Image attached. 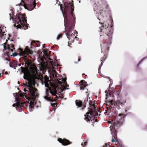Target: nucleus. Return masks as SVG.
I'll return each instance as SVG.
<instances>
[{
    "label": "nucleus",
    "instance_id": "f257e3e1",
    "mask_svg": "<svg viewBox=\"0 0 147 147\" xmlns=\"http://www.w3.org/2000/svg\"><path fill=\"white\" fill-rule=\"evenodd\" d=\"M60 7L64 19L65 28L66 26L68 28L67 30V33H66L67 38H68V33H69L73 28L75 24V18L72 13V11L74 10L73 4L71 3L66 2L65 3L64 11L62 9L61 6Z\"/></svg>",
    "mask_w": 147,
    "mask_h": 147
},
{
    "label": "nucleus",
    "instance_id": "f03ea898",
    "mask_svg": "<svg viewBox=\"0 0 147 147\" xmlns=\"http://www.w3.org/2000/svg\"><path fill=\"white\" fill-rule=\"evenodd\" d=\"M11 13H9V20L12 19L13 21L14 20L15 24H14V26H16L18 28L26 30L28 28V24L27 23L26 17L25 15L18 13L15 16L14 15L13 10H11Z\"/></svg>",
    "mask_w": 147,
    "mask_h": 147
},
{
    "label": "nucleus",
    "instance_id": "7ed1b4c3",
    "mask_svg": "<svg viewBox=\"0 0 147 147\" xmlns=\"http://www.w3.org/2000/svg\"><path fill=\"white\" fill-rule=\"evenodd\" d=\"M23 78L27 80V82H26L27 84L25 85V87L26 88L28 89V90L24 89V90L26 94L28 92V94L31 97H32L33 98H36L38 96L37 91L36 89L33 87V86H35L34 83L30 80V78L27 75H25V74H24Z\"/></svg>",
    "mask_w": 147,
    "mask_h": 147
},
{
    "label": "nucleus",
    "instance_id": "20e7f679",
    "mask_svg": "<svg viewBox=\"0 0 147 147\" xmlns=\"http://www.w3.org/2000/svg\"><path fill=\"white\" fill-rule=\"evenodd\" d=\"M118 117L117 119L114 121L113 124V127H119L123 124L124 121V115L122 114H120L118 115Z\"/></svg>",
    "mask_w": 147,
    "mask_h": 147
},
{
    "label": "nucleus",
    "instance_id": "39448f33",
    "mask_svg": "<svg viewBox=\"0 0 147 147\" xmlns=\"http://www.w3.org/2000/svg\"><path fill=\"white\" fill-rule=\"evenodd\" d=\"M108 25H107V23L104 22L102 26L100 28V32H102L103 34H101L100 36H101L102 34L104 35V34H105L108 38V39H107V41H110L111 38V37L109 36V33H108Z\"/></svg>",
    "mask_w": 147,
    "mask_h": 147
},
{
    "label": "nucleus",
    "instance_id": "423d86ee",
    "mask_svg": "<svg viewBox=\"0 0 147 147\" xmlns=\"http://www.w3.org/2000/svg\"><path fill=\"white\" fill-rule=\"evenodd\" d=\"M19 51L20 56L25 57H26L28 55L32 54V52L28 47H26L24 49L20 48Z\"/></svg>",
    "mask_w": 147,
    "mask_h": 147
},
{
    "label": "nucleus",
    "instance_id": "0eeeda50",
    "mask_svg": "<svg viewBox=\"0 0 147 147\" xmlns=\"http://www.w3.org/2000/svg\"><path fill=\"white\" fill-rule=\"evenodd\" d=\"M35 0H33L31 2L29 3L27 5H25L24 3L23 6L25 9L29 11L33 10L36 5Z\"/></svg>",
    "mask_w": 147,
    "mask_h": 147
},
{
    "label": "nucleus",
    "instance_id": "6e6552de",
    "mask_svg": "<svg viewBox=\"0 0 147 147\" xmlns=\"http://www.w3.org/2000/svg\"><path fill=\"white\" fill-rule=\"evenodd\" d=\"M93 111L92 110H91L89 112H87L86 115H85V119L87 121H89L90 120V115L91 116H93Z\"/></svg>",
    "mask_w": 147,
    "mask_h": 147
},
{
    "label": "nucleus",
    "instance_id": "1a4fd4ad",
    "mask_svg": "<svg viewBox=\"0 0 147 147\" xmlns=\"http://www.w3.org/2000/svg\"><path fill=\"white\" fill-rule=\"evenodd\" d=\"M42 84L43 83H44L46 87L49 88V78L46 76L45 78H44L42 79Z\"/></svg>",
    "mask_w": 147,
    "mask_h": 147
},
{
    "label": "nucleus",
    "instance_id": "9d476101",
    "mask_svg": "<svg viewBox=\"0 0 147 147\" xmlns=\"http://www.w3.org/2000/svg\"><path fill=\"white\" fill-rule=\"evenodd\" d=\"M31 98L32 100L30 101L29 107V108L32 109H34V106L36 105V103L34 101V99H36V98H33L32 97Z\"/></svg>",
    "mask_w": 147,
    "mask_h": 147
},
{
    "label": "nucleus",
    "instance_id": "9b49d317",
    "mask_svg": "<svg viewBox=\"0 0 147 147\" xmlns=\"http://www.w3.org/2000/svg\"><path fill=\"white\" fill-rule=\"evenodd\" d=\"M49 90L48 89H45V92L46 94V95L45 96H44V98L45 99H46L47 101L53 102V100L51 99L50 97H49L48 96V92H49Z\"/></svg>",
    "mask_w": 147,
    "mask_h": 147
},
{
    "label": "nucleus",
    "instance_id": "f8f14e48",
    "mask_svg": "<svg viewBox=\"0 0 147 147\" xmlns=\"http://www.w3.org/2000/svg\"><path fill=\"white\" fill-rule=\"evenodd\" d=\"M57 140L59 142L62 143V144L63 145H67L70 144L69 141L67 140H62L61 138H59Z\"/></svg>",
    "mask_w": 147,
    "mask_h": 147
},
{
    "label": "nucleus",
    "instance_id": "ddd939ff",
    "mask_svg": "<svg viewBox=\"0 0 147 147\" xmlns=\"http://www.w3.org/2000/svg\"><path fill=\"white\" fill-rule=\"evenodd\" d=\"M81 82L82 83V84H81V86H80V89L81 90H84L85 89V88H86V86H88L87 84L86 85H84V84L86 83V82L84 80H82L81 81Z\"/></svg>",
    "mask_w": 147,
    "mask_h": 147
},
{
    "label": "nucleus",
    "instance_id": "4468645a",
    "mask_svg": "<svg viewBox=\"0 0 147 147\" xmlns=\"http://www.w3.org/2000/svg\"><path fill=\"white\" fill-rule=\"evenodd\" d=\"M111 127H110V129L111 132V134L113 136L115 139L116 140V138L117 137V132L116 130L115 129H111Z\"/></svg>",
    "mask_w": 147,
    "mask_h": 147
},
{
    "label": "nucleus",
    "instance_id": "2eb2a0df",
    "mask_svg": "<svg viewBox=\"0 0 147 147\" xmlns=\"http://www.w3.org/2000/svg\"><path fill=\"white\" fill-rule=\"evenodd\" d=\"M75 104L76 106L78 107H80L83 106L82 102L79 100H76L75 101Z\"/></svg>",
    "mask_w": 147,
    "mask_h": 147
},
{
    "label": "nucleus",
    "instance_id": "dca6fc26",
    "mask_svg": "<svg viewBox=\"0 0 147 147\" xmlns=\"http://www.w3.org/2000/svg\"><path fill=\"white\" fill-rule=\"evenodd\" d=\"M24 104V103H20V102H17L16 103L13 104L12 106L13 107H15V106H17V107H19L21 108V107L23 106V105Z\"/></svg>",
    "mask_w": 147,
    "mask_h": 147
},
{
    "label": "nucleus",
    "instance_id": "f3484780",
    "mask_svg": "<svg viewBox=\"0 0 147 147\" xmlns=\"http://www.w3.org/2000/svg\"><path fill=\"white\" fill-rule=\"evenodd\" d=\"M3 32L2 29L1 28V27H0V37L1 38H4L5 35H6L5 34V31L3 30Z\"/></svg>",
    "mask_w": 147,
    "mask_h": 147
},
{
    "label": "nucleus",
    "instance_id": "a211bd4d",
    "mask_svg": "<svg viewBox=\"0 0 147 147\" xmlns=\"http://www.w3.org/2000/svg\"><path fill=\"white\" fill-rule=\"evenodd\" d=\"M88 99L87 98H85L84 99L83 103L84 107L82 108V110H84L86 107V105L88 102ZM81 110H82V109Z\"/></svg>",
    "mask_w": 147,
    "mask_h": 147
},
{
    "label": "nucleus",
    "instance_id": "6ab92c4d",
    "mask_svg": "<svg viewBox=\"0 0 147 147\" xmlns=\"http://www.w3.org/2000/svg\"><path fill=\"white\" fill-rule=\"evenodd\" d=\"M62 81L63 84L64 85H66V82L65 79L64 78H62Z\"/></svg>",
    "mask_w": 147,
    "mask_h": 147
},
{
    "label": "nucleus",
    "instance_id": "aec40b11",
    "mask_svg": "<svg viewBox=\"0 0 147 147\" xmlns=\"http://www.w3.org/2000/svg\"><path fill=\"white\" fill-rule=\"evenodd\" d=\"M50 93L53 96H55L57 94L56 91H55L54 92H52L51 91H50Z\"/></svg>",
    "mask_w": 147,
    "mask_h": 147
},
{
    "label": "nucleus",
    "instance_id": "412c9836",
    "mask_svg": "<svg viewBox=\"0 0 147 147\" xmlns=\"http://www.w3.org/2000/svg\"><path fill=\"white\" fill-rule=\"evenodd\" d=\"M146 58V57H144L142 59L141 61L138 62V64L137 65V66L140 64L141 63V62H142Z\"/></svg>",
    "mask_w": 147,
    "mask_h": 147
},
{
    "label": "nucleus",
    "instance_id": "4be33fe9",
    "mask_svg": "<svg viewBox=\"0 0 147 147\" xmlns=\"http://www.w3.org/2000/svg\"><path fill=\"white\" fill-rule=\"evenodd\" d=\"M62 34H60L57 36V37L56 38V40H59V38L60 37H61L62 36Z\"/></svg>",
    "mask_w": 147,
    "mask_h": 147
},
{
    "label": "nucleus",
    "instance_id": "5701e85b",
    "mask_svg": "<svg viewBox=\"0 0 147 147\" xmlns=\"http://www.w3.org/2000/svg\"><path fill=\"white\" fill-rule=\"evenodd\" d=\"M20 68L21 69V72L22 73H24L25 71V68L22 67H21Z\"/></svg>",
    "mask_w": 147,
    "mask_h": 147
},
{
    "label": "nucleus",
    "instance_id": "b1692460",
    "mask_svg": "<svg viewBox=\"0 0 147 147\" xmlns=\"http://www.w3.org/2000/svg\"><path fill=\"white\" fill-rule=\"evenodd\" d=\"M87 144V142H84V143H82V145L83 146V147H84Z\"/></svg>",
    "mask_w": 147,
    "mask_h": 147
},
{
    "label": "nucleus",
    "instance_id": "393cba45",
    "mask_svg": "<svg viewBox=\"0 0 147 147\" xmlns=\"http://www.w3.org/2000/svg\"><path fill=\"white\" fill-rule=\"evenodd\" d=\"M92 103V101L91 100H90L89 102V105L90 107H91L92 106H93Z\"/></svg>",
    "mask_w": 147,
    "mask_h": 147
},
{
    "label": "nucleus",
    "instance_id": "a878e982",
    "mask_svg": "<svg viewBox=\"0 0 147 147\" xmlns=\"http://www.w3.org/2000/svg\"><path fill=\"white\" fill-rule=\"evenodd\" d=\"M6 44L5 43H4L3 44L4 48L5 50L7 49L8 48V47L6 46Z\"/></svg>",
    "mask_w": 147,
    "mask_h": 147
},
{
    "label": "nucleus",
    "instance_id": "bb28decb",
    "mask_svg": "<svg viewBox=\"0 0 147 147\" xmlns=\"http://www.w3.org/2000/svg\"><path fill=\"white\" fill-rule=\"evenodd\" d=\"M17 54H18L16 52H15V53H13L12 56L13 57H15L17 55Z\"/></svg>",
    "mask_w": 147,
    "mask_h": 147
},
{
    "label": "nucleus",
    "instance_id": "cd10ccee",
    "mask_svg": "<svg viewBox=\"0 0 147 147\" xmlns=\"http://www.w3.org/2000/svg\"><path fill=\"white\" fill-rule=\"evenodd\" d=\"M4 60H6L7 61H9L10 59L9 58L6 57L5 58H4Z\"/></svg>",
    "mask_w": 147,
    "mask_h": 147
},
{
    "label": "nucleus",
    "instance_id": "c85d7f7f",
    "mask_svg": "<svg viewBox=\"0 0 147 147\" xmlns=\"http://www.w3.org/2000/svg\"><path fill=\"white\" fill-rule=\"evenodd\" d=\"M51 105H52L53 107H55V104H53L52 103H51Z\"/></svg>",
    "mask_w": 147,
    "mask_h": 147
},
{
    "label": "nucleus",
    "instance_id": "c756f323",
    "mask_svg": "<svg viewBox=\"0 0 147 147\" xmlns=\"http://www.w3.org/2000/svg\"><path fill=\"white\" fill-rule=\"evenodd\" d=\"M11 64V62H9V67L11 68H13V67L10 64Z\"/></svg>",
    "mask_w": 147,
    "mask_h": 147
},
{
    "label": "nucleus",
    "instance_id": "7c9ffc66",
    "mask_svg": "<svg viewBox=\"0 0 147 147\" xmlns=\"http://www.w3.org/2000/svg\"><path fill=\"white\" fill-rule=\"evenodd\" d=\"M107 110L108 111H110L111 110V108H110L108 107L107 108Z\"/></svg>",
    "mask_w": 147,
    "mask_h": 147
},
{
    "label": "nucleus",
    "instance_id": "2f4dec72",
    "mask_svg": "<svg viewBox=\"0 0 147 147\" xmlns=\"http://www.w3.org/2000/svg\"><path fill=\"white\" fill-rule=\"evenodd\" d=\"M115 142V140L114 139H113L112 140V142Z\"/></svg>",
    "mask_w": 147,
    "mask_h": 147
},
{
    "label": "nucleus",
    "instance_id": "473e14b6",
    "mask_svg": "<svg viewBox=\"0 0 147 147\" xmlns=\"http://www.w3.org/2000/svg\"><path fill=\"white\" fill-rule=\"evenodd\" d=\"M11 47L13 49L14 47V46L13 45H11Z\"/></svg>",
    "mask_w": 147,
    "mask_h": 147
},
{
    "label": "nucleus",
    "instance_id": "72a5a7b5",
    "mask_svg": "<svg viewBox=\"0 0 147 147\" xmlns=\"http://www.w3.org/2000/svg\"><path fill=\"white\" fill-rule=\"evenodd\" d=\"M109 91L108 90V91H107V90H106L105 91V93H108V92Z\"/></svg>",
    "mask_w": 147,
    "mask_h": 147
},
{
    "label": "nucleus",
    "instance_id": "f704fd0d",
    "mask_svg": "<svg viewBox=\"0 0 147 147\" xmlns=\"http://www.w3.org/2000/svg\"><path fill=\"white\" fill-rule=\"evenodd\" d=\"M39 106H36V109H38L39 107Z\"/></svg>",
    "mask_w": 147,
    "mask_h": 147
},
{
    "label": "nucleus",
    "instance_id": "c9c22d12",
    "mask_svg": "<svg viewBox=\"0 0 147 147\" xmlns=\"http://www.w3.org/2000/svg\"><path fill=\"white\" fill-rule=\"evenodd\" d=\"M78 61H80V59H78Z\"/></svg>",
    "mask_w": 147,
    "mask_h": 147
},
{
    "label": "nucleus",
    "instance_id": "e433bc0d",
    "mask_svg": "<svg viewBox=\"0 0 147 147\" xmlns=\"http://www.w3.org/2000/svg\"><path fill=\"white\" fill-rule=\"evenodd\" d=\"M64 90H65V89H66V87H64Z\"/></svg>",
    "mask_w": 147,
    "mask_h": 147
},
{
    "label": "nucleus",
    "instance_id": "4c0bfd02",
    "mask_svg": "<svg viewBox=\"0 0 147 147\" xmlns=\"http://www.w3.org/2000/svg\"><path fill=\"white\" fill-rule=\"evenodd\" d=\"M75 31V32H76V34H78V32H77V31H76V30Z\"/></svg>",
    "mask_w": 147,
    "mask_h": 147
},
{
    "label": "nucleus",
    "instance_id": "58836bf2",
    "mask_svg": "<svg viewBox=\"0 0 147 147\" xmlns=\"http://www.w3.org/2000/svg\"><path fill=\"white\" fill-rule=\"evenodd\" d=\"M13 68L14 69H16V67H13Z\"/></svg>",
    "mask_w": 147,
    "mask_h": 147
},
{
    "label": "nucleus",
    "instance_id": "ea45409f",
    "mask_svg": "<svg viewBox=\"0 0 147 147\" xmlns=\"http://www.w3.org/2000/svg\"><path fill=\"white\" fill-rule=\"evenodd\" d=\"M5 74H7V72H5Z\"/></svg>",
    "mask_w": 147,
    "mask_h": 147
},
{
    "label": "nucleus",
    "instance_id": "a19ab883",
    "mask_svg": "<svg viewBox=\"0 0 147 147\" xmlns=\"http://www.w3.org/2000/svg\"><path fill=\"white\" fill-rule=\"evenodd\" d=\"M36 42L37 43L39 42V41H37Z\"/></svg>",
    "mask_w": 147,
    "mask_h": 147
},
{
    "label": "nucleus",
    "instance_id": "79ce46f5",
    "mask_svg": "<svg viewBox=\"0 0 147 147\" xmlns=\"http://www.w3.org/2000/svg\"><path fill=\"white\" fill-rule=\"evenodd\" d=\"M19 65V66H21V64H20L19 65Z\"/></svg>",
    "mask_w": 147,
    "mask_h": 147
},
{
    "label": "nucleus",
    "instance_id": "37998d69",
    "mask_svg": "<svg viewBox=\"0 0 147 147\" xmlns=\"http://www.w3.org/2000/svg\"><path fill=\"white\" fill-rule=\"evenodd\" d=\"M1 74L0 73V78L1 77Z\"/></svg>",
    "mask_w": 147,
    "mask_h": 147
},
{
    "label": "nucleus",
    "instance_id": "c03bdc74",
    "mask_svg": "<svg viewBox=\"0 0 147 147\" xmlns=\"http://www.w3.org/2000/svg\"><path fill=\"white\" fill-rule=\"evenodd\" d=\"M75 38H77V37H76V36H75Z\"/></svg>",
    "mask_w": 147,
    "mask_h": 147
},
{
    "label": "nucleus",
    "instance_id": "a18cd8bd",
    "mask_svg": "<svg viewBox=\"0 0 147 147\" xmlns=\"http://www.w3.org/2000/svg\"><path fill=\"white\" fill-rule=\"evenodd\" d=\"M66 86L68 87V86H68V85H66Z\"/></svg>",
    "mask_w": 147,
    "mask_h": 147
},
{
    "label": "nucleus",
    "instance_id": "49530a36",
    "mask_svg": "<svg viewBox=\"0 0 147 147\" xmlns=\"http://www.w3.org/2000/svg\"><path fill=\"white\" fill-rule=\"evenodd\" d=\"M105 95L106 96H107V94H106Z\"/></svg>",
    "mask_w": 147,
    "mask_h": 147
},
{
    "label": "nucleus",
    "instance_id": "de8ad7c7",
    "mask_svg": "<svg viewBox=\"0 0 147 147\" xmlns=\"http://www.w3.org/2000/svg\"><path fill=\"white\" fill-rule=\"evenodd\" d=\"M44 45H43V47H44Z\"/></svg>",
    "mask_w": 147,
    "mask_h": 147
},
{
    "label": "nucleus",
    "instance_id": "09e8293b",
    "mask_svg": "<svg viewBox=\"0 0 147 147\" xmlns=\"http://www.w3.org/2000/svg\"><path fill=\"white\" fill-rule=\"evenodd\" d=\"M18 84H20V83H19V82H18Z\"/></svg>",
    "mask_w": 147,
    "mask_h": 147
},
{
    "label": "nucleus",
    "instance_id": "8fccbe9b",
    "mask_svg": "<svg viewBox=\"0 0 147 147\" xmlns=\"http://www.w3.org/2000/svg\"><path fill=\"white\" fill-rule=\"evenodd\" d=\"M100 68H99V69H100Z\"/></svg>",
    "mask_w": 147,
    "mask_h": 147
},
{
    "label": "nucleus",
    "instance_id": "3c124183",
    "mask_svg": "<svg viewBox=\"0 0 147 147\" xmlns=\"http://www.w3.org/2000/svg\"><path fill=\"white\" fill-rule=\"evenodd\" d=\"M125 111L126 112L127 111Z\"/></svg>",
    "mask_w": 147,
    "mask_h": 147
},
{
    "label": "nucleus",
    "instance_id": "603ef678",
    "mask_svg": "<svg viewBox=\"0 0 147 147\" xmlns=\"http://www.w3.org/2000/svg\"><path fill=\"white\" fill-rule=\"evenodd\" d=\"M24 65V64H22V65Z\"/></svg>",
    "mask_w": 147,
    "mask_h": 147
}]
</instances>
